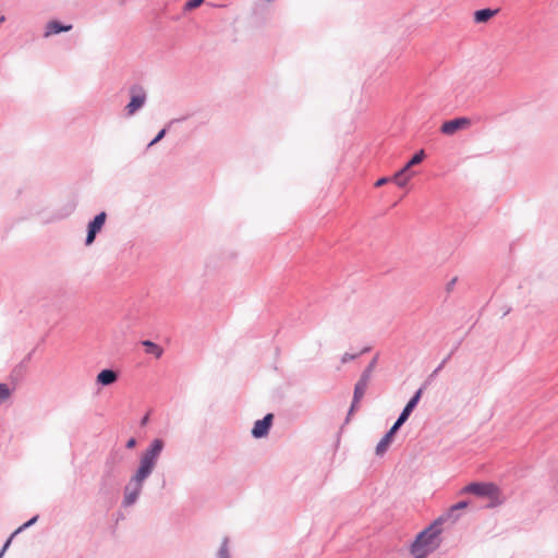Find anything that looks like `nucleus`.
Returning <instances> with one entry per match:
<instances>
[{"label": "nucleus", "instance_id": "f257e3e1", "mask_svg": "<svg viewBox=\"0 0 558 558\" xmlns=\"http://www.w3.org/2000/svg\"><path fill=\"white\" fill-rule=\"evenodd\" d=\"M440 529L437 523L432 524L422 531L411 546V554L414 558H425L438 547V535Z\"/></svg>", "mask_w": 558, "mask_h": 558}, {"label": "nucleus", "instance_id": "f03ea898", "mask_svg": "<svg viewBox=\"0 0 558 558\" xmlns=\"http://www.w3.org/2000/svg\"><path fill=\"white\" fill-rule=\"evenodd\" d=\"M163 448V441L161 439H155L150 447L143 453L141 458V464L132 478L133 483H143L144 480L153 472L158 457L160 456Z\"/></svg>", "mask_w": 558, "mask_h": 558}, {"label": "nucleus", "instance_id": "7ed1b4c3", "mask_svg": "<svg viewBox=\"0 0 558 558\" xmlns=\"http://www.w3.org/2000/svg\"><path fill=\"white\" fill-rule=\"evenodd\" d=\"M462 492L488 497L492 507L502 502L499 488L492 483H471L465 486Z\"/></svg>", "mask_w": 558, "mask_h": 558}, {"label": "nucleus", "instance_id": "20e7f679", "mask_svg": "<svg viewBox=\"0 0 558 558\" xmlns=\"http://www.w3.org/2000/svg\"><path fill=\"white\" fill-rule=\"evenodd\" d=\"M131 101L126 105L125 109L129 116H132L138 110L146 101V94L142 86H133L130 89Z\"/></svg>", "mask_w": 558, "mask_h": 558}, {"label": "nucleus", "instance_id": "39448f33", "mask_svg": "<svg viewBox=\"0 0 558 558\" xmlns=\"http://www.w3.org/2000/svg\"><path fill=\"white\" fill-rule=\"evenodd\" d=\"M368 381H369V372H363L361 378L355 384L353 401H352V405H351L349 414H351L357 408L360 401L362 400V398L367 389Z\"/></svg>", "mask_w": 558, "mask_h": 558}, {"label": "nucleus", "instance_id": "423d86ee", "mask_svg": "<svg viewBox=\"0 0 558 558\" xmlns=\"http://www.w3.org/2000/svg\"><path fill=\"white\" fill-rule=\"evenodd\" d=\"M471 125V121L468 118H457L453 120L446 121L440 126V132L445 135H453L460 130L468 129Z\"/></svg>", "mask_w": 558, "mask_h": 558}, {"label": "nucleus", "instance_id": "0eeeda50", "mask_svg": "<svg viewBox=\"0 0 558 558\" xmlns=\"http://www.w3.org/2000/svg\"><path fill=\"white\" fill-rule=\"evenodd\" d=\"M106 218H107V215L105 211L98 214L94 220L88 225V232H87V238H86V245H90L95 238H96V234L101 230V228L104 227L105 222H106Z\"/></svg>", "mask_w": 558, "mask_h": 558}, {"label": "nucleus", "instance_id": "6e6552de", "mask_svg": "<svg viewBox=\"0 0 558 558\" xmlns=\"http://www.w3.org/2000/svg\"><path fill=\"white\" fill-rule=\"evenodd\" d=\"M274 415L267 414L263 420H258L255 422L254 427L252 429V435L255 438H262L268 435L269 428L272 424Z\"/></svg>", "mask_w": 558, "mask_h": 558}, {"label": "nucleus", "instance_id": "1a4fd4ad", "mask_svg": "<svg viewBox=\"0 0 558 558\" xmlns=\"http://www.w3.org/2000/svg\"><path fill=\"white\" fill-rule=\"evenodd\" d=\"M422 395V390L420 389L408 402L405 408L403 409L402 413L400 414L399 418L397 420L396 424L397 426H401L409 417L413 409L416 407L420 398Z\"/></svg>", "mask_w": 558, "mask_h": 558}, {"label": "nucleus", "instance_id": "9d476101", "mask_svg": "<svg viewBox=\"0 0 558 558\" xmlns=\"http://www.w3.org/2000/svg\"><path fill=\"white\" fill-rule=\"evenodd\" d=\"M118 379L117 372L112 369H102L96 377L97 384L102 386H110L114 384Z\"/></svg>", "mask_w": 558, "mask_h": 558}, {"label": "nucleus", "instance_id": "9b49d317", "mask_svg": "<svg viewBox=\"0 0 558 558\" xmlns=\"http://www.w3.org/2000/svg\"><path fill=\"white\" fill-rule=\"evenodd\" d=\"M399 428H400V426H397V424L395 423L393 426L390 428V430L381 438V440L378 442V445L376 447L377 454H383L387 450V448L389 447V445L392 440L393 434Z\"/></svg>", "mask_w": 558, "mask_h": 558}, {"label": "nucleus", "instance_id": "f8f14e48", "mask_svg": "<svg viewBox=\"0 0 558 558\" xmlns=\"http://www.w3.org/2000/svg\"><path fill=\"white\" fill-rule=\"evenodd\" d=\"M414 172H410L407 168H402L400 171L395 173L392 177V182H395L399 187H404L409 181L413 178Z\"/></svg>", "mask_w": 558, "mask_h": 558}, {"label": "nucleus", "instance_id": "ddd939ff", "mask_svg": "<svg viewBox=\"0 0 558 558\" xmlns=\"http://www.w3.org/2000/svg\"><path fill=\"white\" fill-rule=\"evenodd\" d=\"M72 29V25H61L58 21H50L46 25L45 37H49L53 34H59L61 32H69Z\"/></svg>", "mask_w": 558, "mask_h": 558}, {"label": "nucleus", "instance_id": "4468645a", "mask_svg": "<svg viewBox=\"0 0 558 558\" xmlns=\"http://www.w3.org/2000/svg\"><path fill=\"white\" fill-rule=\"evenodd\" d=\"M498 10H492V9H483L477 10L474 13V21L476 23H486L488 20H490L493 16L497 14Z\"/></svg>", "mask_w": 558, "mask_h": 558}, {"label": "nucleus", "instance_id": "2eb2a0df", "mask_svg": "<svg viewBox=\"0 0 558 558\" xmlns=\"http://www.w3.org/2000/svg\"><path fill=\"white\" fill-rule=\"evenodd\" d=\"M131 484H133L132 481H131ZM141 488H142V483H134L133 490H130V487H126V494H125V499H124L125 505H132L136 500L140 492H141Z\"/></svg>", "mask_w": 558, "mask_h": 558}, {"label": "nucleus", "instance_id": "dca6fc26", "mask_svg": "<svg viewBox=\"0 0 558 558\" xmlns=\"http://www.w3.org/2000/svg\"><path fill=\"white\" fill-rule=\"evenodd\" d=\"M143 345L146 347V352L147 353H151V354H155L156 357H160L161 354H162V349L157 345L156 343L149 341V340H146L143 342Z\"/></svg>", "mask_w": 558, "mask_h": 558}, {"label": "nucleus", "instance_id": "f3484780", "mask_svg": "<svg viewBox=\"0 0 558 558\" xmlns=\"http://www.w3.org/2000/svg\"><path fill=\"white\" fill-rule=\"evenodd\" d=\"M425 157V153L423 149H421L418 153H416L409 161L408 163L403 167V168H407V170L410 171V169L413 167V166H416L418 163H421L423 161Z\"/></svg>", "mask_w": 558, "mask_h": 558}, {"label": "nucleus", "instance_id": "a211bd4d", "mask_svg": "<svg viewBox=\"0 0 558 558\" xmlns=\"http://www.w3.org/2000/svg\"><path fill=\"white\" fill-rule=\"evenodd\" d=\"M11 396V389L7 384H0V404L5 402Z\"/></svg>", "mask_w": 558, "mask_h": 558}, {"label": "nucleus", "instance_id": "6ab92c4d", "mask_svg": "<svg viewBox=\"0 0 558 558\" xmlns=\"http://www.w3.org/2000/svg\"><path fill=\"white\" fill-rule=\"evenodd\" d=\"M37 520V517H34L33 519H31L29 521H27L26 523H24L23 525H21L17 530L14 531V533L9 537L11 538V541L13 539V537L15 535H17L20 532H22L24 529L33 525Z\"/></svg>", "mask_w": 558, "mask_h": 558}, {"label": "nucleus", "instance_id": "aec40b11", "mask_svg": "<svg viewBox=\"0 0 558 558\" xmlns=\"http://www.w3.org/2000/svg\"><path fill=\"white\" fill-rule=\"evenodd\" d=\"M37 520V517H34L33 519H31L29 521H27L26 523H24L23 525H21L17 530L14 531V533L9 537L11 538V541L13 539V537L15 535H17L20 532H22L24 529L33 525Z\"/></svg>", "mask_w": 558, "mask_h": 558}, {"label": "nucleus", "instance_id": "412c9836", "mask_svg": "<svg viewBox=\"0 0 558 558\" xmlns=\"http://www.w3.org/2000/svg\"><path fill=\"white\" fill-rule=\"evenodd\" d=\"M203 2H204V0H189L185 2L184 9L187 11L194 10V9L198 8L199 5H202Z\"/></svg>", "mask_w": 558, "mask_h": 558}, {"label": "nucleus", "instance_id": "4be33fe9", "mask_svg": "<svg viewBox=\"0 0 558 558\" xmlns=\"http://www.w3.org/2000/svg\"><path fill=\"white\" fill-rule=\"evenodd\" d=\"M388 182H392V178L384 177V178L378 179V180L374 183V186H375V187H380V186H383V185L387 184Z\"/></svg>", "mask_w": 558, "mask_h": 558}, {"label": "nucleus", "instance_id": "5701e85b", "mask_svg": "<svg viewBox=\"0 0 558 558\" xmlns=\"http://www.w3.org/2000/svg\"><path fill=\"white\" fill-rule=\"evenodd\" d=\"M357 356V354H350V353H344L341 357V362L344 364V363H348L349 361H352L354 360L355 357Z\"/></svg>", "mask_w": 558, "mask_h": 558}, {"label": "nucleus", "instance_id": "b1692460", "mask_svg": "<svg viewBox=\"0 0 558 558\" xmlns=\"http://www.w3.org/2000/svg\"><path fill=\"white\" fill-rule=\"evenodd\" d=\"M468 507V502L466 501H460L456 505H453L451 508H450V511H456V510H459V509H464Z\"/></svg>", "mask_w": 558, "mask_h": 558}, {"label": "nucleus", "instance_id": "393cba45", "mask_svg": "<svg viewBox=\"0 0 558 558\" xmlns=\"http://www.w3.org/2000/svg\"><path fill=\"white\" fill-rule=\"evenodd\" d=\"M166 134V130H161L158 135L149 143V146L155 145L157 142H159Z\"/></svg>", "mask_w": 558, "mask_h": 558}, {"label": "nucleus", "instance_id": "a878e982", "mask_svg": "<svg viewBox=\"0 0 558 558\" xmlns=\"http://www.w3.org/2000/svg\"><path fill=\"white\" fill-rule=\"evenodd\" d=\"M219 558H229L228 557V549H227V545L226 544H223L222 547L219 550Z\"/></svg>", "mask_w": 558, "mask_h": 558}, {"label": "nucleus", "instance_id": "bb28decb", "mask_svg": "<svg viewBox=\"0 0 558 558\" xmlns=\"http://www.w3.org/2000/svg\"><path fill=\"white\" fill-rule=\"evenodd\" d=\"M375 365H376V359H373V361L369 363V365L364 371V372H369V377L372 376Z\"/></svg>", "mask_w": 558, "mask_h": 558}, {"label": "nucleus", "instance_id": "cd10ccee", "mask_svg": "<svg viewBox=\"0 0 558 558\" xmlns=\"http://www.w3.org/2000/svg\"><path fill=\"white\" fill-rule=\"evenodd\" d=\"M10 544H11V538H8V541H7V542H5V544L3 545L2 550L0 551V558H2V556H3L4 551L9 548Z\"/></svg>", "mask_w": 558, "mask_h": 558}, {"label": "nucleus", "instance_id": "c85d7f7f", "mask_svg": "<svg viewBox=\"0 0 558 558\" xmlns=\"http://www.w3.org/2000/svg\"><path fill=\"white\" fill-rule=\"evenodd\" d=\"M135 445H136V440H135V438H130V439H129V441L126 442V447H128L129 449L134 448V447H135Z\"/></svg>", "mask_w": 558, "mask_h": 558}, {"label": "nucleus", "instance_id": "c756f323", "mask_svg": "<svg viewBox=\"0 0 558 558\" xmlns=\"http://www.w3.org/2000/svg\"><path fill=\"white\" fill-rule=\"evenodd\" d=\"M456 281H457V278H453V279L449 282V284H448V290H450V289L454 286Z\"/></svg>", "mask_w": 558, "mask_h": 558}, {"label": "nucleus", "instance_id": "7c9ffc66", "mask_svg": "<svg viewBox=\"0 0 558 558\" xmlns=\"http://www.w3.org/2000/svg\"><path fill=\"white\" fill-rule=\"evenodd\" d=\"M4 21V16H1L0 17V23H2Z\"/></svg>", "mask_w": 558, "mask_h": 558}]
</instances>
